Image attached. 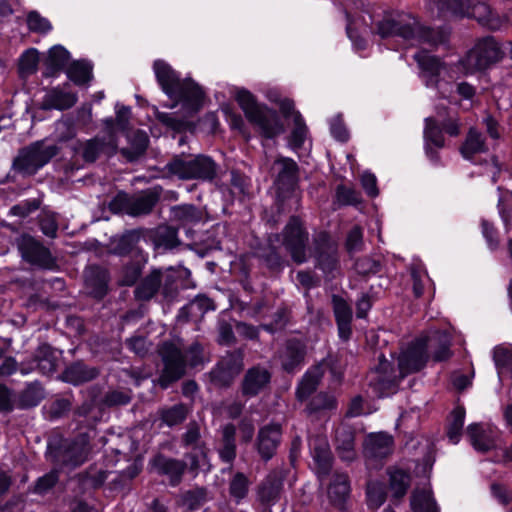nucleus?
Here are the masks:
<instances>
[{
    "instance_id": "f257e3e1",
    "label": "nucleus",
    "mask_w": 512,
    "mask_h": 512,
    "mask_svg": "<svg viewBox=\"0 0 512 512\" xmlns=\"http://www.w3.org/2000/svg\"><path fill=\"white\" fill-rule=\"evenodd\" d=\"M153 71L159 87L172 101L168 107L173 109L181 104L184 113L182 117H178L157 110L155 117L162 125L178 134L186 132L195 134L198 126L203 124L209 126L212 133H216L220 122L214 112H207L197 121L189 120V118H194L204 106L206 93L202 86L191 77L182 79L180 73L162 59L153 62Z\"/></svg>"
},
{
    "instance_id": "f03ea898",
    "label": "nucleus",
    "mask_w": 512,
    "mask_h": 512,
    "mask_svg": "<svg viewBox=\"0 0 512 512\" xmlns=\"http://www.w3.org/2000/svg\"><path fill=\"white\" fill-rule=\"evenodd\" d=\"M157 353L163 365L157 379L162 389H167L183 378L187 366L194 368L204 362L203 347L198 342L186 348L179 341H163L158 345Z\"/></svg>"
},
{
    "instance_id": "7ed1b4c3",
    "label": "nucleus",
    "mask_w": 512,
    "mask_h": 512,
    "mask_svg": "<svg viewBox=\"0 0 512 512\" xmlns=\"http://www.w3.org/2000/svg\"><path fill=\"white\" fill-rule=\"evenodd\" d=\"M235 100L246 119L259 128L263 138L271 140L284 133L285 127L278 112L265 103H259L252 92L240 88L236 92Z\"/></svg>"
},
{
    "instance_id": "20e7f679",
    "label": "nucleus",
    "mask_w": 512,
    "mask_h": 512,
    "mask_svg": "<svg viewBox=\"0 0 512 512\" xmlns=\"http://www.w3.org/2000/svg\"><path fill=\"white\" fill-rule=\"evenodd\" d=\"M218 168L215 160L204 154L190 158L176 155L166 164V170L171 176L182 180H200L210 183L217 178Z\"/></svg>"
},
{
    "instance_id": "39448f33",
    "label": "nucleus",
    "mask_w": 512,
    "mask_h": 512,
    "mask_svg": "<svg viewBox=\"0 0 512 512\" xmlns=\"http://www.w3.org/2000/svg\"><path fill=\"white\" fill-rule=\"evenodd\" d=\"M310 256L314 260V267L321 270L326 281H332L340 275L338 245L327 231H320L313 236Z\"/></svg>"
},
{
    "instance_id": "423d86ee",
    "label": "nucleus",
    "mask_w": 512,
    "mask_h": 512,
    "mask_svg": "<svg viewBox=\"0 0 512 512\" xmlns=\"http://www.w3.org/2000/svg\"><path fill=\"white\" fill-rule=\"evenodd\" d=\"M48 452L55 464L74 469L87 460L90 453V438L88 434L80 433L74 439L50 442Z\"/></svg>"
},
{
    "instance_id": "0eeeda50",
    "label": "nucleus",
    "mask_w": 512,
    "mask_h": 512,
    "mask_svg": "<svg viewBox=\"0 0 512 512\" xmlns=\"http://www.w3.org/2000/svg\"><path fill=\"white\" fill-rule=\"evenodd\" d=\"M61 152L58 144L46 145V139L37 140L19 150L13 160L15 171L34 175Z\"/></svg>"
},
{
    "instance_id": "6e6552de",
    "label": "nucleus",
    "mask_w": 512,
    "mask_h": 512,
    "mask_svg": "<svg viewBox=\"0 0 512 512\" xmlns=\"http://www.w3.org/2000/svg\"><path fill=\"white\" fill-rule=\"evenodd\" d=\"M160 293L167 302H172L178 295L177 278L161 269L151 270L134 289L138 301L148 302Z\"/></svg>"
},
{
    "instance_id": "1a4fd4ad",
    "label": "nucleus",
    "mask_w": 512,
    "mask_h": 512,
    "mask_svg": "<svg viewBox=\"0 0 512 512\" xmlns=\"http://www.w3.org/2000/svg\"><path fill=\"white\" fill-rule=\"evenodd\" d=\"M271 240L281 242L295 264L308 261L309 233L298 216H291L280 233L271 234Z\"/></svg>"
},
{
    "instance_id": "9d476101",
    "label": "nucleus",
    "mask_w": 512,
    "mask_h": 512,
    "mask_svg": "<svg viewBox=\"0 0 512 512\" xmlns=\"http://www.w3.org/2000/svg\"><path fill=\"white\" fill-rule=\"evenodd\" d=\"M414 17L397 10H385L380 19L374 20L372 33L381 39L398 37L412 41L415 36Z\"/></svg>"
},
{
    "instance_id": "9b49d317",
    "label": "nucleus",
    "mask_w": 512,
    "mask_h": 512,
    "mask_svg": "<svg viewBox=\"0 0 512 512\" xmlns=\"http://www.w3.org/2000/svg\"><path fill=\"white\" fill-rule=\"evenodd\" d=\"M438 10L443 16L475 18L482 26L492 30L498 27L492 9L486 3L472 4L471 0H439Z\"/></svg>"
},
{
    "instance_id": "f8f14e48",
    "label": "nucleus",
    "mask_w": 512,
    "mask_h": 512,
    "mask_svg": "<svg viewBox=\"0 0 512 512\" xmlns=\"http://www.w3.org/2000/svg\"><path fill=\"white\" fill-rule=\"evenodd\" d=\"M503 56L498 41L493 36H485L478 39L467 52L464 63L474 71H485L500 62Z\"/></svg>"
},
{
    "instance_id": "ddd939ff",
    "label": "nucleus",
    "mask_w": 512,
    "mask_h": 512,
    "mask_svg": "<svg viewBox=\"0 0 512 512\" xmlns=\"http://www.w3.org/2000/svg\"><path fill=\"white\" fill-rule=\"evenodd\" d=\"M16 246L21 258L26 263L42 270H54L57 259L50 249L30 234H22L16 238Z\"/></svg>"
},
{
    "instance_id": "4468645a",
    "label": "nucleus",
    "mask_w": 512,
    "mask_h": 512,
    "mask_svg": "<svg viewBox=\"0 0 512 512\" xmlns=\"http://www.w3.org/2000/svg\"><path fill=\"white\" fill-rule=\"evenodd\" d=\"M401 379L392 363L381 354L378 365L368 374V385L376 397L382 398L395 394Z\"/></svg>"
},
{
    "instance_id": "2eb2a0df",
    "label": "nucleus",
    "mask_w": 512,
    "mask_h": 512,
    "mask_svg": "<svg viewBox=\"0 0 512 512\" xmlns=\"http://www.w3.org/2000/svg\"><path fill=\"white\" fill-rule=\"evenodd\" d=\"M284 491V476L278 470H272L256 487V502L260 512H272Z\"/></svg>"
},
{
    "instance_id": "dca6fc26",
    "label": "nucleus",
    "mask_w": 512,
    "mask_h": 512,
    "mask_svg": "<svg viewBox=\"0 0 512 512\" xmlns=\"http://www.w3.org/2000/svg\"><path fill=\"white\" fill-rule=\"evenodd\" d=\"M73 154H81L85 163H95L102 155L111 158L118 152L117 142L113 139L107 140L105 137L95 136L91 139L76 140L71 147Z\"/></svg>"
},
{
    "instance_id": "f3484780",
    "label": "nucleus",
    "mask_w": 512,
    "mask_h": 512,
    "mask_svg": "<svg viewBox=\"0 0 512 512\" xmlns=\"http://www.w3.org/2000/svg\"><path fill=\"white\" fill-rule=\"evenodd\" d=\"M158 200V194H143L135 199L128 197V194H116L109 203V209L113 213H126L134 217L147 215Z\"/></svg>"
},
{
    "instance_id": "a211bd4d",
    "label": "nucleus",
    "mask_w": 512,
    "mask_h": 512,
    "mask_svg": "<svg viewBox=\"0 0 512 512\" xmlns=\"http://www.w3.org/2000/svg\"><path fill=\"white\" fill-rule=\"evenodd\" d=\"M427 345L425 339L421 337L415 339L408 348L401 353L398 358V369L400 378H404L409 374L419 372L423 369L429 359L427 353Z\"/></svg>"
},
{
    "instance_id": "6ab92c4d",
    "label": "nucleus",
    "mask_w": 512,
    "mask_h": 512,
    "mask_svg": "<svg viewBox=\"0 0 512 512\" xmlns=\"http://www.w3.org/2000/svg\"><path fill=\"white\" fill-rule=\"evenodd\" d=\"M306 356V343L302 339L294 337L287 339L278 351L281 369L288 374L299 371L305 364Z\"/></svg>"
},
{
    "instance_id": "aec40b11",
    "label": "nucleus",
    "mask_w": 512,
    "mask_h": 512,
    "mask_svg": "<svg viewBox=\"0 0 512 512\" xmlns=\"http://www.w3.org/2000/svg\"><path fill=\"white\" fill-rule=\"evenodd\" d=\"M282 442V427L278 423H271L264 425L258 430L254 449L256 450L259 458L267 463L277 453V450Z\"/></svg>"
},
{
    "instance_id": "412c9836",
    "label": "nucleus",
    "mask_w": 512,
    "mask_h": 512,
    "mask_svg": "<svg viewBox=\"0 0 512 512\" xmlns=\"http://www.w3.org/2000/svg\"><path fill=\"white\" fill-rule=\"evenodd\" d=\"M272 372L260 365H254L246 370L240 382V392L244 398L258 396L270 388Z\"/></svg>"
},
{
    "instance_id": "4be33fe9",
    "label": "nucleus",
    "mask_w": 512,
    "mask_h": 512,
    "mask_svg": "<svg viewBox=\"0 0 512 512\" xmlns=\"http://www.w3.org/2000/svg\"><path fill=\"white\" fill-rule=\"evenodd\" d=\"M310 453L319 481H324L333 468L334 457L326 437L315 435L309 439Z\"/></svg>"
},
{
    "instance_id": "5701e85b",
    "label": "nucleus",
    "mask_w": 512,
    "mask_h": 512,
    "mask_svg": "<svg viewBox=\"0 0 512 512\" xmlns=\"http://www.w3.org/2000/svg\"><path fill=\"white\" fill-rule=\"evenodd\" d=\"M277 174L274 179L276 192H296L300 182V168L297 162L289 157L276 159Z\"/></svg>"
},
{
    "instance_id": "b1692460",
    "label": "nucleus",
    "mask_w": 512,
    "mask_h": 512,
    "mask_svg": "<svg viewBox=\"0 0 512 512\" xmlns=\"http://www.w3.org/2000/svg\"><path fill=\"white\" fill-rule=\"evenodd\" d=\"M146 228H137L124 231L121 235L114 236L108 244V251L117 256L137 257L138 251H143L138 247L141 238L145 237Z\"/></svg>"
},
{
    "instance_id": "393cba45",
    "label": "nucleus",
    "mask_w": 512,
    "mask_h": 512,
    "mask_svg": "<svg viewBox=\"0 0 512 512\" xmlns=\"http://www.w3.org/2000/svg\"><path fill=\"white\" fill-rule=\"evenodd\" d=\"M150 464L160 476H166L171 486H178L187 470V463L184 460L168 457L158 453L151 460Z\"/></svg>"
},
{
    "instance_id": "a878e982",
    "label": "nucleus",
    "mask_w": 512,
    "mask_h": 512,
    "mask_svg": "<svg viewBox=\"0 0 512 512\" xmlns=\"http://www.w3.org/2000/svg\"><path fill=\"white\" fill-rule=\"evenodd\" d=\"M393 437L385 432L372 433L364 441L363 453L368 459L382 460L393 451Z\"/></svg>"
},
{
    "instance_id": "bb28decb",
    "label": "nucleus",
    "mask_w": 512,
    "mask_h": 512,
    "mask_svg": "<svg viewBox=\"0 0 512 512\" xmlns=\"http://www.w3.org/2000/svg\"><path fill=\"white\" fill-rule=\"evenodd\" d=\"M428 343L427 353L431 352V358L434 362L448 361L452 356L451 337L446 331H432L427 335L421 336Z\"/></svg>"
},
{
    "instance_id": "cd10ccee",
    "label": "nucleus",
    "mask_w": 512,
    "mask_h": 512,
    "mask_svg": "<svg viewBox=\"0 0 512 512\" xmlns=\"http://www.w3.org/2000/svg\"><path fill=\"white\" fill-rule=\"evenodd\" d=\"M350 493L351 486L348 474L346 472L335 471L327 487V495L330 503L334 507L343 510L350 497Z\"/></svg>"
},
{
    "instance_id": "c85d7f7f",
    "label": "nucleus",
    "mask_w": 512,
    "mask_h": 512,
    "mask_svg": "<svg viewBox=\"0 0 512 512\" xmlns=\"http://www.w3.org/2000/svg\"><path fill=\"white\" fill-rule=\"evenodd\" d=\"M337 406L338 401L333 393L320 391L306 402L304 412L308 417L319 420L336 411Z\"/></svg>"
},
{
    "instance_id": "c756f323",
    "label": "nucleus",
    "mask_w": 512,
    "mask_h": 512,
    "mask_svg": "<svg viewBox=\"0 0 512 512\" xmlns=\"http://www.w3.org/2000/svg\"><path fill=\"white\" fill-rule=\"evenodd\" d=\"M335 450L342 461L352 462L356 458L355 429L341 423L335 430Z\"/></svg>"
},
{
    "instance_id": "7c9ffc66",
    "label": "nucleus",
    "mask_w": 512,
    "mask_h": 512,
    "mask_svg": "<svg viewBox=\"0 0 512 512\" xmlns=\"http://www.w3.org/2000/svg\"><path fill=\"white\" fill-rule=\"evenodd\" d=\"M85 287L88 293L95 299H103L108 292L109 273L107 269L92 265L87 267L84 273Z\"/></svg>"
},
{
    "instance_id": "2f4dec72",
    "label": "nucleus",
    "mask_w": 512,
    "mask_h": 512,
    "mask_svg": "<svg viewBox=\"0 0 512 512\" xmlns=\"http://www.w3.org/2000/svg\"><path fill=\"white\" fill-rule=\"evenodd\" d=\"M70 58L71 54L64 46L60 44L52 46L48 50L44 61L42 76L45 78L58 77L61 72L67 69Z\"/></svg>"
},
{
    "instance_id": "473e14b6",
    "label": "nucleus",
    "mask_w": 512,
    "mask_h": 512,
    "mask_svg": "<svg viewBox=\"0 0 512 512\" xmlns=\"http://www.w3.org/2000/svg\"><path fill=\"white\" fill-rule=\"evenodd\" d=\"M324 371L320 365L308 369L299 380L295 389V398L298 402H307L314 396L322 382Z\"/></svg>"
},
{
    "instance_id": "72a5a7b5",
    "label": "nucleus",
    "mask_w": 512,
    "mask_h": 512,
    "mask_svg": "<svg viewBox=\"0 0 512 512\" xmlns=\"http://www.w3.org/2000/svg\"><path fill=\"white\" fill-rule=\"evenodd\" d=\"M147 237L154 245L155 249L172 250L180 245L178 238V229L176 227L161 224L153 229H146Z\"/></svg>"
},
{
    "instance_id": "f704fd0d",
    "label": "nucleus",
    "mask_w": 512,
    "mask_h": 512,
    "mask_svg": "<svg viewBox=\"0 0 512 512\" xmlns=\"http://www.w3.org/2000/svg\"><path fill=\"white\" fill-rule=\"evenodd\" d=\"M77 101V93L66 92L59 87H53L43 96L40 109L44 111H64L72 108Z\"/></svg>"
},
{
    "instance_id": "c9c22d12",
    "label": "nucleus",
    "mask_w": 512,
    "mask_h": 512,
    "mask_svg": "<svg viewBox=\"0 0 512 512\" xmlns=\"http://www.w3.org/2000/svg\"><path fill=\"white\" fill-rule=\"evenodd\" d=\"M277 242L271 240V234L268 236L267 243L260 246L255 251V256L269 269L271 272H281L286 264L285 258L281 255Z\"/></svg>"
},
{
    "instance_id": "e433bc0d",
    "label": "nucleus",
    "mask_w": 512,
    "mask_h": 512,
    "mask_svg": "<svg viewBox=\"0 0 512 512\" xmlns=\"http://www.w3.org/2000/svg\"><path fill=\"white\" fill-rule=\"evenodd\" d=\"M332 305L339 336L343 340H348L352 333V309L341 296L335 294L332 296Z\"/></svg>"
},
{
    "instance_id": "4c0bfd02",
    "label": "nucleus",
    "mask_w": 512,
    "mask_h": 512,
    "mask_svg": "<svg viewBox=\"0 0 512 512\" xmlns=\"http://www.w3.org/2000/svg\"><path fill=\"white\" fill-rule=\"evenodd\" d=\"M217 452L222 462L232 466L237 456L236 427L234 424L228 423L222 428Z\"/></svg>"
},
{
    "instance_id": "58836bf2",
    "label": "nucleus",
    "mask_w": 512,
    "mask_h": 512,
    "mask_svg": "<svg viewBox=\"0 0 512 512\" xmlns=\"http://www.w3.org/2000/svg\"><path fill=\"white\" fill-rule=\"evenodd\" d=\"M99 370L95 367H90L82 361L71 363L62 372L61 379L73 385H80L97 378Z\"/></svg>"
},
{
    "instance_id": "ea45409f",
    "label": "nucleus",
    "mask_w": 512,
    "mask_h": 512,
    "mask_svg": "<svg viewBox=\"0 0 512 512\" xmlns=\"http://www.w3.org/2000/svg\"><path fill=\"white\" fill-rule=\"evenodd\" d=\"M46 397L44 386L39 381H33L25 385L16 397V407L22 410L32 409L38 406Z\"/></svg>"
},
{
    "instance_id": "a19ab883",
    "label": "nucleus",
    "mask_w": 512,
    "mask_h": 512,
    "mask_svg": "<svg viewBox=\"0 0 512 512\" xmlns=\"http://www.w3.org/2000/svg\"><path fill=\"white\" fill-rule=\"evenodd\" d=\"M65 73L76 86L88 85L93 79V63L87 59L73 60Z\"/></svg>"
},
{
    "instance_id": "79ce46f5",
    "label": "nucleus",
    "mask_w": 512,
    "mask_h": 512,
    "mask_svg": "<svg viewBox=\"0 0 512 512\" xmlns=\"http://www.w3.org/2000/svg\"><path fill=\"white\" fill-rule=\"evenodd\" d=\"M58 353L55 348L47 343L40 344L35 350L34 363L43 374H52L57 370Z\"/></svg>"
},
{
    "instance_id": "37998d69",
    "label": "nucleus",
    "mask_w": 512,
    "mask_h": 512,
    "mask_svg": "<svg viewBox=\"0 0 512 512\" xmlns=\"http://www.w3.org/2000/svg\"><path fill=\"white\" fill-rule=\"evenodd\" d=\"M467 436L472 446L480 452H487L494 447L491 433L480 424H471L467 427Z\"/></svg>"
},
{
    "instance_id": "c03bdc74",
    "label": "nucleus",
    "mask_w": 512,
    "mask_h": 512,
    "mask_svg": "<svg viewBox=\"0 0 512 512\" xmlns=\"http://www.w3.org/2000/svg\"><path fill=\"white\" fill-rule=\"evenodd\" d=\"M460 154L466 160H471L476 154L486 151L485 141L480 132L471 127L464 142L460 146Z\"/></svg>"
},
{
    "instance_id": "a18cd8bd",
    "label": "nucleus",
    "mask_w": 512,
    "mask_h": 512,
    "mask_svg": "<svg viewBox=\"0 0 512 512\" xmlns=\"http://www.w3.org/2000/svg\"><path fill=\"white\" fill-rule=\"evenodd\" d=\"M415 36L413 40H418L431 46H437L447 41L448 36L442 29H434L423 26L418 23L416 18L413 19Z\"/></svg>"
},
{
    "instance_id": "49530a36",
    "label": "nucleus",
    "mask_w": 512,
    "mask_h": 512,
    "mask_svg": "<svg viewBox=\"0 0 512 512\" xmlns=\"http://www.w3.org/2000/svg\"><path fill=\"white\" fill-rule=\"evenodd\" d=\"M146 262L147 255L143 251H138L137 257H132V260L123 267L121 284L125 286L134 285L141 276Z\"/></svg>"
},
{
    "instance_id": "de8ad7c7",
    "label": "nucleus",
    "mask_w": 512,
    "mask_h": 512,
    "mask_svg": "<svg viewBox=\"0 0 512 512\" xmlns=\"http://www.w3.org/2000/svg\"><path fill=\"white\" fill-rule=\"evenodd\" d=\"M190 408L184 403H178L159 411V418L169 427L182 424L188 417Z\"/></svg>"
},
{
    "instance_id": "09e8293b",
    "label": "nucleus",
    "mask_w": 512,
    "mask_h": 512,
    "mask_svg": "<svg viewBox=\"0 0 512 512\" xmlns=\"http://www.w3.org/2000/svg\"><path fill=\"white\" fill-rule=\"evenodd\" d=\"M39 60V51L36 48L26 49L18 60L17 70L19 77L25 79L34 75L38 71Z\"/></svg>"
},
{
    "instance_id": "8fccbe9b",
    "label": "nucleus",
    "mask_w": 512,
    "mask_h": 512,
    "mask_svg": "<svg viewBox=\"0 0 512 512\" xmlns=\"http://www.w3.org/2000/svg\"><path fill=\"white\" fill-rule=\"evenodd\" d=\"M411 477L409 473L402 469H394L389 471V487L392 491V497L400 500L407 493L410 487Z\"/></svg>"
},
{
    "instance_id": "3c124183",
    "label": "nucleus",
    "mask_w": 512,
    "mask_h": 512,
    "mask_svg": "<svg viewBox=\"0 0 512 512\" xmlns=\"http://www.w3.org/2000/svg\"><path fill=\"white\" fill-rule=\"evenodd\" d=\"M130 148H123L121 154L130 162L138 160L143 156L149 145V138L142 130H137L131 140Z\"/></svg>"
},
{
    "instance_id": "603ef678",
    "label": "nucleus",
    "mask_w": 512,
    "mask_h": 512,
    "mask_svg": "<svg viewBox=\"0 0 512 512\" xmlns=\"http://www.w3.org/2000/svg\"><path fill=\"white\" fill-rule=\"evenodd\" d=\"M423 137L425 145H433L435 148H443L445 146L443 130L434 117L425 118Z\"/></svg>"
},
{
    "instance_id": "864d4df0",
    "label": "nucleus",
    "mask_w": 512,
    "mask_h": 512,
    "mask_svg": "<svg viewBox=\"0 0 512 512\" xmlns=\"http://www.w3.org/2000/svg\"><path fill=\"white\" fill-rule=\"evenodd\" d=\"M133 398L132 390L129 388L109 389L103 395L101 404L107 408H115L128 405Z\"/></svg>"
},
{
    "instance_id": "5fc2aeb1",
    "label": "nucleus",
    "mask_w": 512,
    "mask_h": 512,
    "mask_svg": "<svg viewBox=\"0 0 512 512\" xmlns=\"http://www.w3.org/2000/svg\"><path fill=\"white\" fill-rule=\"evenodd\" d=\"M293 123L294 127L288 137V143L293 150H298L301 149L305 143L308 127L300 112L294 113Z\"/></svg>"
},
{
    "instance_id": "6e6d98bb",
    "label": "nucleus",
    "mask_w": 512,
    "mask_h": 512,
    "mask_svg": "<svg viewBox=\"0 0 512 512\" xmlns=\"http://www.w3.org/2000/svg\"><path fill=\"white\" fill-rule=\"evenodd\" d=\"M208 490L205 487H196L184 492L181 496V505L188 512H193L203 506L207 501Z\"/></svg>"
},
{
    "instance_id": "4d7b16f0",
    "label": "nucleus",
    "mask_w": 512,
    "mask_h": 512,
    "mask_svg": "<svg viewBox=\"0 0 512 512\" xmlns=\"http://www.w3.org/2000/svg\"><path fill=\"white\" fill-rule=\"evenodd\" d=\"M181 446L184 448H205L206 443L202 441L200 425L197 421H190L186 431L181 436Z\"/></svg>"
},
{
    "instance_id": "13d9d810",
    "label": "nucleus",
    "mask_w": 512,
    "mask_h": 512,
    "mask_svg": "<svg viewBox=\"0 0 512 512\" xmlns=\"http://www.w3.org/2000/svg\"><path fill=\"white\" fill-rule=\"evenodd\" d=\"M493 360L499 374H512V345H499L493 350Z\"/></svg>"
},
{
    "instance_id": "bf43d9fd",
    "label": "nucleus",
    "mask_w": 512,
    "mask_h": 512,
    "mask_svg": "<svg viewBox=\"0 0 512 512\" xmlns=\"http://www.w3.org/2000/svg\"><path fill=\"white\" fill-rule=\"evenodd\" d=\"M367 505L370 509H378L387 498L385 484L369 481L366 486Z\"/></svg>"
},
{
    "instance_id": "052dcab7",
    "label": "nucleus",
    "mask_w": 512,
    "mask_h": 512,
    "mask_svg": "<svg viewBox=\"0 0 512 512\" xmlns=\"http://www.w3.org/2000/svg\"><path fill=\"white\" fill-rule=\"evenodd\" d=\"M250 484V480L244 473L237 472L229 482L230 496L239 503L247 497Z\"/></svg>"
},
{
    "instance_id": "680f3d73",
    "label": "nucleus",
    "mask_w": 512,
    "mask_h": 512,
    "mask_svg": "<svg viewBox=\"0 0 512 512\" xmlns=\"http://www.w3.org/2000/svg\"><path fill=\"white\" fill-rule=\"evenodd\" d=\"M465 410L463 407L455 408L450 415L447 426V436L453 443H458L464 425Z\"/></svg>"
},
{
    "instance_id": "e2e57ef3",
    "label": "nucleus",
    "mask_w": 512,
    "mask_h": 512,
    "mask_svg": "<svg viewBox=\"0 0 512 512\" xmlns=\"http://www.w3.org/2000/svg\"><path fill=\"white\" fill-rule=\"evenodd\" d=\"M411 508L414 512H439L435 501L426 491L413 492Z\"/></svg>"
},
{
    "instance_id": "0e129e2a",
    "label": "nucleus",
    "mask_w": 512,
    "mask_h": 512,
    "mask_svg": "<svg viewBox=\"0 0 512 512\" xmlns=\"http://www.w3.org/2000/svg\"><path fill=\"white\" fill-rule=\"evenodd\" d=\"M26 23L29 31L33 33L46 35L53 29L51 22L36 10L27 14Z\"/></svg>"
},
{
    "instance_id": "69168bd1",
    "label": "nucleus",
    "mask_w": 512,
    "mask_h": 512,
    "mask_svg": "<svg viewBox=\"0 0 512 512\" xmlns=\"http://www.w3.org/2000/svg\"><path fill=\"white\" fill-rule=\"evenodd\" d=\"M291 318V311L287 307H279L273 314L272 321L262 324L260 328L269 333H276L285 329Z\"/></svg>"
},
{
    "instance_id": "338daca9",
    "label": "nucleus",
    "mask_w": 512,
    "mask_h": 512,
    "mask_svg": "<svg viewBox=\"0 0 512 512\" xmlns=\"http://www.w3.org/2000/svg\"><path fill=\"white\" fill-rule=\"evenodd\" d=\"M354 269L357 274L367 277L379 273L382 269V263L380 259L363 256L355 261Z\"/></svg>"
},
{
    "instance_id": "774afa93",
    "label": "nucleus",
    "mask_w": 512,
    "mask_h": 512,
    "mask_svg": "<svg viewBox=\"0 0 512 512\" xmlns=\"http://www.w3.org/2000/svg\"><path fill=\"white\" fill-rule=\"evenodd\" d=\"M211 384L217 388H228L237 377L219 363L208 374Z\"/></svg>"
}]
</instances>
